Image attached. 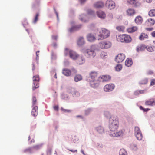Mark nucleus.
Here are the masks:
<instances>
[{
  "instance_id": "nucleus-1",
  "label": "nucleus",
  "mask_w": 155,
  "mask_h": 155,
  "mask_svg": "<svg viewBox=\"0 0 155 155\" xmlns=\"http://www.w3.org/2000/svg\"><path fill=\"white\" fill-rule=\"evenodd\" d=\"M119 126V121L117 116H111L109 120V128L110 131V135L111 136L118 137L122 135L123 131L122 130L117 132Z\"/></svg>"
},
{
  "instance_id": "nucleus-2",
  "label": "nucleus",
  "mask_w": 155,
  "mask_h": 155,
  "mask_svg": "<svg viewBox=\"0 0 155 155\" xmlns=\"http://www.w3.org/2000/svg\"><path fill=\"white\" fill-rule=\"evenodd\" d=\"M99 78L97 72L92 71L89 73V76L87 78L86 81L89 82L92 87L96 88L99 85Z\"/></svg>"
},
{
  "instance_id": "nucleus-3",
  "label": "nucleus",
  "mask_w": 155,
  "mask_h": 155,
  "mask_svg": "<svg viewBox=\"0 0 155 155\" xmlns=\"http://www.w3.org/2000/svg\"><path fill=\"white\" fill-rule=\"evenodd\" d=\"M118 41L124 43H128L130 42L132 39L130 36L127 35L123 34L119 35L117 37Z\"/></svg>"
},
{
  "instance_id": "nucleus-4",
  "label": "nucleus",
  "mask_w": 155,
  "mask_h": 155,
  "mask_svg": "<svg viewBox=\"0 0 155 155\" xmlns=\"http://www.w3.org/2000/svg\"><path fill=\"white\" fill-rule=\"evenodd\" d=\"M68 53L69 54L70 58L73 59H75L78 57V55L76 52L72 50H69L67 48H66L64 51L65 55H67Z\"/></svg>"
},
{
  "instance_id": "nucleus-5",
  "label": "nucleus",
  "mask_w": 155,
  "mask_h": 155,
  "mask_svg": "<svg viewBox=\"0 0 155 155\" xmlns=\"http://www.w3.org/2000/svg\"><path fill=\"white\" fill-rule=\"evenodd\" d=\"M110 35V33L109 30L105 28H102L100 34L98 35L101 38L100 39H103L107 38Z\"/></svg>"
},
{
  "instance_id": "nucleus-6",
  "label": "nucleus",
  "mask_w": 155,
  "mask_h": 155,
  "mask_svg": "<svg viewBox=\"0 0 155 155\" xmlns=\"http://www.w3.org/2000/svg\"><path fill=\"white\" fill-rule=\"evenodd\" d=\"M39 75H36L34 76L33 77V85L32 86V89L33 90H34L38 88L39 87V83L37 82H34L35 81L39 82Z\"/></svg>"
},
{
  "instance_id": "nucleus-7",
  "label": "nucleus",
  "mask_w": 155,
  "mask_h": 155,
  "mask_svg": "<svg viewBox=\"0 0 155 155\" xmlns=\"http://www.w3.org/2000/svg\"><path fill=\"white\" fill-rule=\"evenodd\" d=\"M134 134L138 140H141L143 137L142 134L140 130L138 127H135L134 130Z\"/></svg>"
},
{
  "instance_id": "nucleus-8",
  "label": "nucleus",
  "mask_w": 155,
  "mask_h": 155,
  "mask_svg": "<svg viewBox=\"0 0 155 155\" xmlns=\"http://www.w3.org/2000/svg\"><path fill=\"white\" fill-rule=\"evenodd\" d=\"M105 6L107 8L111 10L115 8V4L112 0H107L106 2Z\"/></svg>"
},
{
  "instance_id": "nucleus-9",
  "label": "nucleus",
  "mask_w": 155,
  "mask_h": 155,
  "mask_svg": "<svg viewBox=\"0 0 155 155\" xmlns=\"http://www.w3.org/2000/svg\"><path fill=\"white\" fill-rule=\"evenodd\" d=\"M115 86L113 84H106L104 87V90L105 92H109L112 91L114 88Z\"/></svg>"
},
{
  "instance_id": "nucleus-10",
  "label": "nucleus",
  "mask_w": 155,
  "mask_h": 155,
  "mask_svg": "<svg viewBox=\"0 0 155 155\" xmlns=\"http://www.w3.org/2000/svg\"><path fill=\"white\" fill-rule=\"evenodd\" d=\"M100 47L102 49L108 48L111 46V43L109 41H105L100 43Z\"/></svg>"
},
{
  "instance_id": "nucleus-11",
  "label": "nucleus",
  "mask_w": 155,
  "mask_h": 155,
  "mask_svg": "<svg viewBox=\"0 0 155 155\" xmlns=\"http://www.w3.org/2000/svg\"><path fill=\"white\" fill-rule=\"evenodd\" d=\"M125 56L124 54L120 53L118 54L116 57L115 61L117 63L122 62L124 59Z\"/></svg>"
},
{
  "instance_id": "nucleus-12",
  "label": "nucleus",
  "mask_w": 155,
  "mask_h": 155,
  "mask_svg": "<svg viewBox=\"0 0 155 155\" xmlns=\"http://www.w3.org/2000/svg\"><path fill=\"white\" fill-rule=\"evenodd\" d=\"M127 2L130 5H133L134 7L140 6L141 4L138 1V0H127Z\"/></svg>"
},
{
  "instance_id": "nucleus-13",
  "label": "nucleus",
  "mask_w": 155,
  "mask_h": 155,
  "mask_svg": "<svg viewBox=\"0 0 155 155\" xmlns=\"http://www.w3.org/2000/svg\"><path fill=\"white\" fill-rule=\"evenodd\" d=\"M85 53L88 57L89 58L94 57L96 55V53L93 49H87L85 51Z\"/></svg>"
},
{
  "instance_id": "nucleus-14",
  "label": "nucleus",
  "mask_w": 155,
  "mask_h": 155,
  "mask_svg": "<svg viewBox=\"0 0 155 155\" xmlns=\"http://www.w3.org/2000/svg\"><path fill=\"white\" fill-rule=\"evenodd\" d=\"M99 82L107 81L111 79V77L108 75H104L99 77Z\"/></svg>"
},
{
  "instance_id": "nucleus-15",
  "label": "nucleus",
  "mask_w": 155,
  "mask_h": 155,
  "mask_svg": "<svg viewBox=\"0 0 155 155\" xmlns=\"http://www.w3.org/2000/svg\"><path fill=\"white\" fill-rule=\"evenodd\" d=\"M145 104L147 105H155V99H150L148 100L145 102Z\"/></svg>"
},
{
  "instance_id": "nucleus-16",
  "label": "nucleus",
  "mask_w": 155,
  "mask_h": 155,
  "mask_svg": "<svg viewBox=\"0 0 155 155\" xmlns=\"http://www.w3.org/2000/svg\"><path fill=\"white\" fill-rule=\"evenodd\" d=\"M97 16L100 18L104 19L106 17V14L103 11H99L96 12Z\"/></svg>"
},
{
  "instance_id": "nucleus-17",
  "label": "nucleus",
  "mask_w": 155,
  "mask_h": 155,
  "mask_svg": "<svg viewBox=\"0 0 155 155\" xmlns=\"http://www.w3.org/2000/svg\"><path fill=\"white\" fill-rule=\"evenodd\" d=\"M104 3L102 2H98L94 4V6L96 8H102L104 6Z\"/></svg>"
},
{
  "instance_id": "nucleus-18",
  "label": "nucleus",
  "mask_w": 155,
  "mask_h": 155,
  "mask_svg": "<svg viewBox=\"0 0 155 155\" xmlns=\"http://www.w3.org/2000/svg\"><path fill=\"white\" fill-rule=\"evenodd\" d=\"M135 21L137 25H140L143 21V19L141 16H138L136 17Z\"/></svg>"
},
{
  "instance_id": "nucleus-19",
  "label": "nucleus",
  "mask_w": 155,
  "mask_h": 155,
  "mask_svg": "<svg viewBox=\"0 0 155 155\" xmlns=\"http://www.w3.org/2000/svg\"><path fill=\"white\" fill-rule=\"evenodd\" d=\"M31 115L34 116H37L38 114V107L35 106L33 108L31 112Z\"/></svg>"
},
{
  "instance_id": "nucleus-20",
  "label": "nucleus",
  "mask_w": 155,
  "mask_h": 155,
  "mask_svg": "<svg viewBox=\"0 0 155 155\" xmlns=\"http://www.w3.org/2000/svg\"><path fill=\"white\" fill-rule=\"evenodd\" d=\"M62 73L64 75L69 76L71 74V72L69 69L65 68L63 69Z\"/></svg>"
},
{
  "instance_id": "nucleus-21",
  "label": "nucleus",
  "mask_w": 155,
  "mask_h": 155,
  "mask_svg": "<svg viewBox=\"0 0 155 155\" xmlns=\"http://www.w3.org/2000/svg\"><path fill=\"white\" fill-rule=\"evenodd\" d=\"M145 49H146V46L145 45L142 44L137 47L136 50L137 52H139L143 51Z\"/></svg>"
},
{
  "instance_id": "nucleus-22",
  "label": "nucleus",
  "mask_w": 155,
  "mask_h": 155,
  "mask_svg": "<svg viewBox=\"0 0 155 155\" xmlns=\"http://www.w3.org/2000/svg\"><path fill=\"white\" fill-rule=\"evenodd\" d=\"M146 23L148 26H152L155 24V20L153 18H149L146 22Z\"/></svg>"
},
{
  "instance_id": "nucleus-23",
  "label": "nucleus",
  "mask_w": 155,
  "mask_h": 155,
  "mask_svg": "<svg viewBox=\"0 0 155 155\" xmlns=\"http://www.w3.org/2000/svg\"><path fill=\"white\" fill-rule=\"evenodd\" d=\"M127 15L129 16H133L135 13V11L134 9L129 8L127 9Z\"/></svg>"
},
{
  "instance_id": "nucleus-24",
  "label": "nucleus",
  "mask_w": 155,
  "mask_h": 155,
  "mask_svg": "<svg viewBox=\"0 0 155 155\" xmlns=\"http://www.w3.org/2000/svg\"><path fill=\"white\" fill-rule=\"evenodd\" d=\"M137 28L136 26H133L127 29V32L130 33H132L136 31L137 29Z\"/></svg>"
},
{
  "instance_id": "nucleus-25",
  "label": "nucleus",
  "mask_w": 155,
  "mask_h": 155,
  "mask_svg": "<svg viewBox=\"0 0 155 155\" xmlns=\"http://www.w3.org/2000/svg\"><path fill=\"white\" fill-rule=\"evenodd\" d=\"M132 64V61L131 58H127L125 61V65L127 67L130 66Z\"/></svg>"
},
{
  "instance_id": "nucleus-26",
  "label": "nucleus",
  "mask_w": 155,
  "mask_h": 155,
  "mask_svg": "<svg viewBox=\"0 0 155 155\" xmlns=\"http://www.w3.org/2000/svg\"><path fill=\"white\" fill-rule=\"evenodd\" d=\"M87 38L88 40L90 42L93 41L95 39L94 36L91 34H89L87 35Z\"/></svg>"
},
{
  "instance_id": "nucleus-27",
  "label": "nucleus",
  "mask_w": 155,
  "mask_h": 155,
  "mask_svg": "<svg viewBox=\"0 0 155 155\" xmlns=\"http://www.w3.org/2000/svg\"><path fill=\"white\" fill-rule=\"evenodd\" d=\"M146 49L149 52H153L155 51V47L151 45L146 46Z\"/></svg>"
},
{
  "instance_id": "nucleus-28",
  "label": "nucleus",
  "mask_w": 155,
  "mask_h": 155,
  "mask_svg": "<svg viewBox=\"0 0 155 155\" xmlns=\"http://www.w3.org/2000/svg\"><path fill=\"white\" fill-rule=\"evenodd\" d=\"M85 62L84 58L82 57H79L78 58L77 60V63L79 64H83Z\"/></svg>"
},
{
  "instance_id": "nucleus-29",
  "label": "nucleus",
  "mask_w": 155,
  "mask_h": 155,
  "mask_svg": "<svg viewBox=\"0 0 155 155\" xmlns=\"http://www.w3.org/2000/svg\"><path fill=\"white\" fill-rule=\"evenodd\" d=\"M148 36L147 34L144 33H142L139 37V39L141 40H144V39L148 38Z\"/></svg>"
},
{
  "instance_id": "nucleus-30",
  "label": "nucleus",
  "mask_w": 155,
  "mask_h": 155,
  "mask_svg": "<svg viewBox=\"0 0 155 155\" xmlns=\"http://www.w3.org/2000/svg\"><path fill=\"white\" fill-rule=\"evenodd\" d=\"M84 43V38L82 37H80L78 41V45H81Z\"/></svg>"
},
{
  "instance_id": "nucleus-31",
  "label": "nucleus",
  "mask_w": 155,
  "mask_h": 155,
  "mask_svg": "<svg viewBox=\"0 0 155 155\" xmlns=\"http://www.w3.org/2000/svg\"><path fill=\"white\" fill-rule=\"evenodd\" d=\"M71 93L73 96H78L80 95L79 92L74 89H72Z\"/></svg>"
},
{
  "instance_id": "nucleus-32",
  "label": "nucleus",
  "mask_w": 155,
  "mask_h": 155,
  "mask_svg": "<svg viewBox=\"0 0 155 155\" xmlns=\"http://www.w3.org/2000/svg\"><path fill=\"white\" fill-rule=\"evenodd\" d=\"M82 79V76L78 74L75 76L74 79L75 82H77L81 80Z\"/></svg>"
},
{
  "instance_id": "nucleus-33",
  "label": "nucleus",
  "mask_w": 155,
  "mask_h": 155,
  "mask_svg": "<svg viewBox=\"0 0 155 155\" xmlns=\"http://www.w3.org/2000/svg\"><path fill=\"white\" fill-rule=\"evenodd\" d=\"M148 15L150 16L153 17L155 16V9L150 10L149 12Z\"/></svg>"
},
{
  "instance_id": "nucleus-34",
  "label": "nucleus",
  "mask_w": 155,
  "mask_h": 155,
  "mask_svg": "<svg viewBox=\"0 0 155 155\" xmlns=\"http://www.w3.org/2000/svg\"><path fill=\"white\" fill-rule=\"evenodd\" d=\"M97 131L100 134H102L104 132V130L103 128L99 126L96 128Z\"/></svg>"
},
{
  "instance_id": "nucleus-35",
  "label": "nucleus",
  "mask_w": 155,
  "mask_h": 155,
  "mask_svg": "<svg viewBox=\"0 0 155 155\" xmlns=\"http://www.w3.org/2000/svg\"><path fill=\"white\" fill-rule=\"evenodd\" d=\"M119 155H127V153L124 149H122L120 151Z\"/></svg>"
},
{
  "instance_id": "nucleus-36",
  "label": "nucleus",
  "mask_w": 155,
  "mask_h": 155,
  "mask_svg": "<svg viewBox=\"0 0 155 155\" xmlns=\"http://www.w3.org/2000/svg\"><path fill=\"white\" fill-rule=\"evenodd\" d=\"M144 90H137L134 93V94L136 95H138L144 93Z\"/></svg>"
},
{
  "instance_id": "nucleus-37",
  "label": "nucleus",
  "mask_w": 155,
  "mask_h": 155,
  "mask_svg": "<svg viewBox=\"0 0 155 155\" xmlns=\"http://www.w3.org/2000/svg\"><path fill=\"white\" fill-rule=\"evenodd\" d=\"M122 68V66L120 64H117L115 67V69L116 71H120Z\"/></svg>"
},
{
  "instance_id": "nucleus-38",
  "label": "nucleus",
  "mask_w": 155,
  "mask_h": 155,
  "mask_svg": "<svg viewBox=\"0 0 155 155\" xmlns=\"http://www.w3.org/2000/svg\"><path fill=\"white\" fill-rule=\"evenodd\" d=\"M124 27L123 26H119L116 27V29L120 32L124 31Z\"/></svg>"
},
{
  "instance_id": "nucleus-39",
  "label": "nucleus",
  "mask_w": 155,
  "mask_h": 155,
  "mask_svg": "<svg viewBox=\"0 0 155 155\" xmlns=\"http://www.w3.org/2000/svg\"><path fill=\"white\" fill-rule=\"evenodd\" d=\"M81 27V26L80 27H77V26H74L72 27L71 28H70L69 30V31L70 32H72L74 31L77 30L78 29H79Z\"/></svg>"
},
{
  "instance_id": "nucleus-40",
  "label": "nucleus",
  "mask_w": 155,
  "mask_h": 155,
  "mask_svg": "<svg viewBox=\"0 0 155 155\" xmlns=\"http://www.w3.org/2000/svg\"><path fill=\"white\" fill-rule=\"evenodd\" d=\"M37 100L35 97H33L32 98V104L33 106H34L36 104Z\"/></svg>"
},
{
  "instance_id": "nucleus-41",
  "label": "nucleus",
  "mask_w": 155,
  "mask_h": 155,
  "mask_svg": "<svg viewBox=\"0 0 155 155\" xmlns=\"http://www.w3.org/2000/svg\"><path fill=\"white\" fill-rule=\"evenodd\" d=\"M32 151V148H28L27 149H25L23 150V152L26 153H31Z\"/></svg>"
},
{
  "instance_id": "nucleus-42",
  "label": "nucleus",
  "mask_w": 155,
  "mask_h": 155,
  "mask_svg": "<svg viewBox=\"0 0 155 155\" xmlns=\"http://www.w3.org/2000/svg\"><path fill=\"white\" fill-rule=\"evenodd\" d=\"M38 16H39L38 14V13L37 14L35 17L34 20L33 21V22L34 23H36V22L38 21Z\"/></svg>"
},
{
  "instance_id": "nucleus-43",
  "label": "nucleus",
  "mask_w": 155,
  "mask_h": 155,
  "mask_svg": "<svg viewBox=\"0 0 155 155\" xmlns=\"http://www.w3.org/2000/svg\"><path fill=\"white\" fill-rule=\"evenodd\" d=\"M41 146L40 145H36L35 146H34L32 147V148L33 149H38L40 148L41 147Z\"/></svg>"
},
{
  "instance_id": "nucleus-44",
  "label": "nucleus",
  "mask_w": 155,
  "mask_h": 155,
  "mask_svg": "<svg viewBox=\"0 0 155 155\" xmlns=\"http://www.w3.org/2000/svg\"><path fill=\"white\" fill-rule=\"evenodd\" d=\"M150 85L151 86L155 85V79H153L151 80Z\"/></svg>"
},
{
  "instance_id": "nucleus-45",
  "label": "nucleus",
  "mask_w": 155,
  "mask_h": 155,
  "mask_svg": "<svg viewBox=\"0 0 155 155\" xmlns=\"http://www.w3.org/2000/svg\"><path fill=\"white\" fill-rule=\"evenodd\" d=\"M104 115L107 117H108L110 116V114L107 111L104 112Z\"/></svg>"
},
{
  "instance_id": "nucleus-46",
  "label": "nucleus",
  "mask_w": 155,
  "mask_h": 155,
  "mask_svg": "<svg viewBox=\"0 0 155 155\" xmlns=\"http://www.w3.org/2000/svg\"><path fill=\"white\" fill-rule=\"evenodd\" d=\"M140 108L141 109L143 110L144 111H147L149 110H150V109H144L143 107L142 106H141L140 107Z\"/></svg>"
},
{
  "instance_id": "nucleus-47",
  "label": "nucleus",
  "mask_w": 155,
  "mask_h": 155,
  "mask_svg": "<svg viewBox=\"0 0 155 155\" xmlns=\"http://www.w3.org/2000/svg\"><path fill=\"white\" fill-rule=\"evenodd\" d=\"M91 111V109H88L86 110L85 111V114H88Z\"/></svg>"
},
{
  "instance_id": "nucleus-48",
  "label": "nucleus",
  "mask_w": 155,
  "mask_h": 155,
  "mask_svg": "<svg viewBox=\"0 0 155 155\" xmlns=\"http://www.w3.org/2000/svg\"><path fill=\"white\" fill-rule=\"evenodd\" d=\"M39 51H38L36 52V59L37 60H38V59L39 58Z\"/></svg>"
},
{
  "instance_id": "nucleus-49",
  "label": "nucleus",
  "mask_w": 155,
  "mask_h": 155,
  "mask_svg": "<svg viewBox=\"0 0 155 155\" xmlns=\"http://www.w3.org/2000/svg\"><path fill=\"white\" fill-rule=\"evenodd\" d=\"M61 110L62 111H64V112H70L71 111V110L65 109H64L63 108H61Z\"/></svg>"
},
{
  "instance_id": "nucleus-50",
  "label": "nucleus",
  "mask_w": 155,
  "mask_h": 155,
  "mask_svg": "<svg viewBox=\"0 0 155 155\" xmlns=\"http://www.w3.org/2000/svg\"><path fill=\"white\" fill-rule=\"evenodd\" d=\"M87 17L86 16H85L83 18H80V19L81 20V21L83 22H87V21L85 20V19H86V18Z\"/></svg>"
},
{
  "instance_id": "nucleus-51",
  "label": "nucleus",
  "mask_w": 155,
  "mask_h": 155,
  "mask_svg": "<svg viewBox=\"0 0 155 155\" xmlns=\"http://www.w3.org/2000/svg\"><path fill=\"white\" fill-rule=\"evenodd\" d=\"M71 72H72V74H76L77 72V71L74 68H72L71 69Z\"/></svg>"
},
{
  "instance_id": "nucleus-52",
  "label": "nucleus",
  "mask_w": 155,
  "mask_h": 155,
  "mask_svg": "<svg viewBox=\"0 0 155 155\" xmlns=\"http://www.w3.org/2000/svg\"><path fill=\"white\" fill-rule=\"evenodd\" d=\"M107 53L104 52H103L101 54V57H104V58L105 56H106Z\"/></svg>"
},
{
  "instance_id": "nucleus-53",
  "label": "nucleus",
  "mask_w": 155,
  "mask_h": 155,
  "mask_svg": "<svg viewBox=\"0 0 155 155\" xmlns=\"http://www.w3.org/2000/svg\"><path fill=\"white\" fill-rule=\"evenodd\" d=\"M146 30L149 31H152L153 30V28H146Z\"/></svg>"
},
{
  "instance_id": "nucleus-54",
  "label": "nucleus",
  "mask_w": 155,
  "mask_h": 155,
  "mask_svg": "<svg viewBox=\"0 0 155 155\" xmlns=\"http://www.w3.org/2000/svg\"><path fill=\"white\" fill-rule=\"evenodd\" d=\"M88 13L89 14H92L94 13V12L91 10H89L88 11Z\"/></svg>"
},
{
  "instance_id": "nucleus-55",
  "label": "nucleus",
  "mask_w": 155,
  "mask_h": 155,
  "mask_svg": "<svg viewBox=\"0 0 155 155\" xmlns=\"http://www.w3.org/2000/svg\"><path fill=\"white\" fill-rule=\"evenodd\" d=\"M54 109L56 110H58V106H55L54 107Z\"/></svg>"
},
{
  "instance_id": "nucleus-56",
  "label": "nucleus",
  "mask_w": 155,
  "mask_h": 155,
  "mask_svg": "<svg viewBox=\"0 0 155 155\" xmlns=\"http://www.w3.org/2000/svg\"><path fill=\"white\" fill-rule=\"evenodd\" d=\"M52 38L53 39L56 40L57 38V36H52Z\"/></svg>"
},
{
  "instance_id": "nucleus-57",
  "label": "nucleus",
  "mask_w": 155,
  "mask_h": 155,
  "mask_svg": "<svg viewBox=\"0 0 155 155\" xmlns=\"http://www.w3.org/2000/svg\"><path fill=\"white\" fill-rule=\"evenodd\" d=\"M152 36L153 37H155V31L151 33Z\"/></svg>"
},
{
  "instance_id": "nucleus-58",
  "label": "nucleus",
  "mask_w": 155,
  "mask_h": 155,
  "mask_svg": "<svg viewBox=\"0 0 155 155\" xmlns=\"http://www.w3.org/2000/svg\"><path fill=\"white\" fill-rule=\"evenodd\" d=\"M145 1H146V2L148 3H151L152 0H144Z\"/></svg>"
},
{
  "instance_id": "nucleus-59",
  "label": "nucleus",
  "mask_w": 155,
  "mask_h": 155,
  "mask_svg": "<svg viewBox=\"0 0 155 155\" xmlns=\"http://www.w3.org/2000/svg\"><path fill=\"white\" fill-rule=\"evenodd\" d=\"M68 150L69 151H71V152H76V153L77 152V150H70V149H68Z\"/></svg>"
},
{
  "instance_id": "nucleus-60",
  "label": "nucleus",
  "mask_w": 155,
  "mask_h": 155,
  "mask_svg": "<svg viewBox=\"0 0 155 155\" xmlns=\"http://www.w3.org/2000/svg\"><path fill=\"white\" fill-rule=\"evenodd\" d=\"M81 3H82L84 2L86 0H80Z\"/></svg>"
},
{
  "instance_id": "nucleus-61",
  "label": "nucleus",
  "mask_w": 155,
  "mask_h": 155,
  "mask_svg": "<svg viewBox=\"0 0 155 155\" xmlns=\"http://www.w3.org/2000/svg\"><path fill=\"white\" fill-rule=\"evenodd\" d=\"M32 66H33V67H32V70H34L35 69V65L34 64H32Z\"/></svg>"
},
{
  "instance_id": "nucleus-62",
  "label": "nucleus",
  "mask_w": 155,
  "mask_h": 155,
  "mask_svg": "<svg viewBox=\"0 0 155 155\" xmlns=\"http://www.w3.org/2000/svg\"><path fill=\"white\" fill-rule=\"evenodd\" d=\"M34 1L35 3H38L39 2L38 0H34Z\"/></svg>"
},
{
  "instance_id": "nucleus-63",
  "label": "nucleus",
  "mask_w": 155,
  "mask_h": 155,
  "mask_svg": "<svg viewBox=\"0 0 155 155\" xmlns=\"http://www.w3.org/2000/svg\"><path fill=\"white\" fill-rule=\"evenodd\" d=\"M54 78H57L56 73H55L54 76Z\"/></svg>"
},
{
  "instance_id": "nucleus-64",
  "label": "nucleus",
  "mask_w": 155,
  "mask_h": 155,
  "mask_svg": "<svg viewBox=\"0 0 155 155\" xmlns=\"http://www.w3.org/2000/svg\"><path fill=\"white\" fill-rule=\"evenodd\" d=\"M48 153H51V150L50 149L48 151Z\"/></svg>"
}]
</instances>
